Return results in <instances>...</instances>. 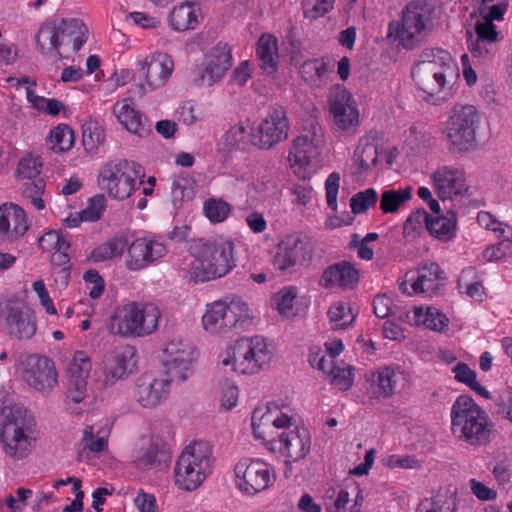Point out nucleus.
Segmentation results:
<instances>
[{
  "mask_svg": "<svg viewBox=\"0 0 512 512\" xmlns=\"http://www.w3.org/2000/svg\"><path fill=\"white\" fill-rule=\"evenodd\" d=\"M188 252L193 257L190 274L195 281L206 282L221 278L235 266L234 245L229 240H192Z\"/></svg>",
  "mask_w": 512,
  "mask_h": 512,
  "instance_id": "obj_1",
  "label": "nucleus"
},
{
  "mask_svg": "<svg viewBox=\"0 0 512 512\" xmlns=\"http://www.w3.org/2000/svg\"><path fill=\"white\" fill-rule=\"evenodd\" d=\"M451 431L472 446L491 442L494 424L488 413L469 395H460L451 407Z\"/></svg>",
  "mask_w": 512,
  "mask_h": 512,
  "instance_id": "obj_2",
  "label": "nucleus"
},
{
  "mask_svg": "<svg viewBox=\"0 0 512 512\" xmlns=\"http://www.w3.org/2000/svg\"><path fill=\"white\" fill-rule=\"evenodd\" d=\"M161 318L157 305L150 302L128 301L118 305L106 321L110 334L136 338L154 333Z\"/></svg>",
  "mask_w": 512,
  "mask_h": 512,
  "instance_id": "obj_3",
  "label": "nucleus"
},
{
  "mask_svg": "<svg viewBox=\"0 0 512 512\" xmlns=\"http://www.w3.org/2000/svg\"><path fill=\"white\" fill-rule=\"evenodd\" d=\"M434 27L433 12L421 1H411L402 10L399 21L388 26V35L394 37L398 46L412 50L426 42Z\"/></svg>",
  "mask_w": 512,
  "mask_h": 512,
  "instance_id": "obj_4",
  "label": "nucleus"
},
{
  "mask_svg": "<svg viewBox=\"0 0 512 512\" xmlns=\"http://www.w3.org/2000/svg\"><path fill=\"white\" fill-rule=\"evenodd\" d=\"M481 115L477 108L468 104H456L443 123L441 134L450 152L462 154L477 147V130Z\"/></svg>",
  "mask_w": 512,
  "mask_h": 512,
  "instance_id": "obj_5",
  "label": "nucleus"
},
{
  "mask_svg": "<svg viewBox=\"0 0 512 512\" xmlns=\"http://www.w3.org/2000/svg\"><path fill=\"white\" fill-rule=\"evenodd\" d=\"M212 445L205 440L190 443L180 454L174 468L175 485L184 491H194L212 472Z\"/></svg>",
  "mask_w": 512,
  "mask_h": 512,
  "instance_id": "obj_6",
  "label": "nucleus"
},
{
  "mask_svg": "<svg viewBox=\"0 0 512 512\" xmlns=\"http://www.w3.org/2000/svg\"><path fill=\"white\" fill-rule=\"evenodd\" d=\"M145 171L133 160L116 159L101 166L98 185L112 199H128L144 183Z\"/></svg>",
  "mask_w": 512,
  "mask_h": 512,
  "instance_id": "obj_7",
  "label": "nucleus"
},
{
  "mask_svg": "<svg viewBox=\"0 0 512 512\" xmlns=\"http://www.w3.org/2000/svg\"><path fill=\"white\" fill-rule=\"evenodd\" d=\"M87 34L88 28L82 20L63 19L59 25H42L36 35V42L41 51L56 52L61 57V48L67 52L79 51L87 41Z\"/></svg>",
  "mask_w": 512,
  "mask_h": 512,
  "instance_id": "obj_8",
  "label": "nucleus"
},
{
  "mask_svg": "<svg viewBox=\"0 0 512 512\" xmlns=\"http://www.w3.org/2000/svg\"><path fill=\"white\" fill-rule=\"evenodd\" d=\"M250 320L249 306L238 296L207 305L202 316L203 327L211 334H222L233 328L244 327Z\"/></svg>",
  "mask_w": 512,
  "mask_h": 512,
  "instance_id": "obj_9",
  "label": "nucleus"
},
{
  "mask_svg": "<svg viewBox=\"0 0 512 512\" xmlns=\"http://www.w3.org/2000/svg\"><path fill=\"white\" fill-rule=\"evenodd\" d=\"M272 360L266 340L260 336L242 339L227 352L222 359L224 366L240 374H255L269 366Z\"/></svg>",
  "mask_w": 512,
  "mask_h": 512,
  "instance_id": "obj_10",
  "label": "nucleus"
},
{
  "mask_svg": "<svg viewBox=\"0 0 512 512\" xmlns=\"http://www.w3.org/2000/svg\"><path fill=\"white\" fill-rule=\"evenodd\" d=\"M333 130L353 137L360 126V111L353 94L344 85H334L327 97Z\"/></svg>",
  "mask_w": 512,
  "mask_h": 512,
  "instance_id": "obj_11",
  "label": "nucleus"
},
{
  "mask_svg": "<svg viewBox=\"0 0 512 512\" xmlns=\"http://www.w3.org/2000/svg\"><path fill=\"white\" fill-rule=\"evenodd\" d=\"M36 421L27 411L18 412L13 420L2 428L0 442L4 452L15 459H23L30 454L35 442Z\"/></svg>",
  "mask_w": 512,
  "mask_h": 512,
  "instance_id": "obj_12",
  "label": "nucleus"
},
{
  "mask_svg": "<svg viewBox=\"0 0 512 512\" xmlns=\"http://www.w3.org/2000/svg\"><path fill=\"white\" fill-rule=\"evenodd\" d=\"M23 380L41 393L51 392L58 384V373L54 362L47 356L29 354L19 359Z\"/></svg>",
  "mask_w": 512,
  "mask_h": 512,
  "instance_id": "obj_13",
  "label": "nucleus"
},
{
  "mask_svg": "<svg viewBox=\"0 0 512 512\" xmlns=\"http://www.w3.org/2000/svg\"><path fill=\"white\" fill-rule=\"evenodd\" d=\"M251 421L255 438L267 443L274 439L273 428L286 429L295 423V413L287 405L269 403L264 409H255Z\"/></svg>",
  "mask_w": 512,
  "mask_h": 512,
  "instance_id": "obj_14",
  "label": "nucleus"
},
{
  "mask_svg": "<svg viewBox=\"0 0 512 512\" xmlns=\"http://www.w3.org/2000/svg\"><path fill=\"white\" fill-rule=\"evenodd\" d=\"M289 130L290 122L286 108L272 105L255 129L253 143L260 149H271L288 138Z\"/></svg>",
  "mask_w": 512,
  "mask_h": 512,
  "instance_id": "obj_15",
  "label": "nucleus"
},
{
  "mask_svg": "<svg viewBox=\"0 0 512 512\" xmlns=\"http://www.w3.org/2000/svg\"><path fill=\"white\" fill-rule=\"evenodd\" d=\"M236 486L247 495L266 490L275 480L269 465L260 459H244L235 465Z\"/></svg>",
  "mask_w": 512,
  "mask_h": 512,
  "instance_id": "obj_16",
  "label": "nucleus"
},
{
  "mask_svg": "<svg viewBox=\"0 0 512 512\" xmlns=\"http://www.w3.org/2000/svg\"><path fill=\"white\" fill-rule=\"evenodd\" d=\"M324 143V133L321 128H314L312 132L300 135L293 140L288 161L293 173L299 179H306L309 176L308 167L312 159L320 154Z\"/></svg>",
  "mask_w": 512,
  "mask_h": 512,
  "instance_id": "obj_17",
  "label": "nucleus"
},
{
  "mask_svg": "<svg viewBox=\"0 0 512 512\" xmlns=\"http://www.w3.org/2000/svg\"><path fill=\"white\" fill-rule=\"evenodd\" d=\"M445 271L436 262H426L400 284L402 293L409 296L422 294L433 297L440 293L445 285Z\"/></svg>",
  "mask_w": 512,
  "mask_h": 512,
  "instance_id": "obj_18",
  "label": "nucleus"
},
{
  "mask_svg": "<svg viewBox=\"0 0 512 512\" xmlns=\"http://www.w3.org/2000/svg\"><path fill=\"white\" fill-rule=\"evenodd\" d=\"M232 66L231 48L227 43H217L206 55L205 62L193 70L198 86L211 87L220 81Z\"/></svg>",
  "mask_w": 512,
  "mask_h": 512,
  "instance_id": "obj_19",
  "label": "nucleus"
},
{
  "mask_svg": "<svg viewBox=\"0 0 512 512\" xmlns=\"http://www.w3.org/2000/svg\"><path fill=\"white\" fill-rule=\"evenodd\" d=\"M197 357L196 347L190 341L171 340L164 349V367L167 375L174 380L185 381Z\"/></svg>",
  "mask_w": 512,
  "mask_h": 512,
  "instance_id": "obj_20",
  "label": "nucleus"
},
{
  "mask_svg": "<svg viewBox=\"0 0 512 512\" xmlns=\"http://www.w3.org/2000/svg\"><path fill=\"white\" fill-rule=\"evenodd\" d=\"M413 68L428 74H438V80H441L442 85H454L459 77L457 63L448 51L440 48L422 50Z\"/></svg>",
  "mask_w": 512,
  "mask_h": 512,
  "instance_id": "obj_21",
  "label": "nucleus"
},
{
  "mask_svg": "<svg viewBox=\"0 0 512 512\" xmlns=\"http://www.w3.org/2000/svg\"><path fill=\"white\" fill-rule=\"evenodd\" d=\"M0 316L3 318L10 336L19 340L32 338L37 330L33 312L19 300H8L1 306Z\"/></svg>",
  "mask_w": 512,
  "mask_h": 512,
  "instance_id": "obj_22",
  "label": "nucleus"
},
{
  "mask_svg": "<svg viewBox=\"0 0 512 512\" xmlns=\"http://www.w3.org/2000/svg\"><path fill=\"white\" fill-rule=\"evenodd\" d=\"M432 187L442 200H451L467 190L465 170L456 164L438 166L431 174Z\"/></svg>",
  "mask_w": 512,
  "mask_h": 512,
  "instance_id": "obj_23",
  "label": "nucleus"
},
{
  "mask_svg": "<svg viewBox=\"0 0 512 512\" xmlns=\"http://www.w3.org/2000/svg\"><path fill=\"white\" fill-rule=\"evenodd\" d=\"M140 77L145 82L141 85L144 90H155L163 87L174 70V61L164 52H156L138 61Z\"/></svg>",
  "mask_w": 512,
  "mask_h": 512,
  "instance_id": "obj_24",
  "label": "nucleus"
},
{
  "mask_svg": "<svg viewBox=\"0 0 512 512\" xmlns=\"http://www.w3.org/2000/svg\"><path fill=\"white\" fill-rule=\"evenodd\" d=\"M272 451L280 452L286 457V463L298 462L306 457L310 451L311 441L306 429L295 427L289 431H283L278 439L265 443Z\"/></svg>",
  "mask_w": 512,
  "mask_h": 512,
  "instance_id": "obj_25",
  "label": "nucleus"
},
{
  "mask_svg": "<svg viewBox=\"0 0 512 512\" xmlns=\"http://www.w3.org/2000/svg\"><path fill=\"white\" fill-rule=\"evenodd\" d=\"M311 249L309 243L301 236L288 235L280 241L277 252L273 258V266L276 270L287 271L310 258Z\"/></svg>",
  "mask_w": 512,
  "mask_h": 512,
  "instance_id": "obj_26",
  "label": "nucleus"
},
{
  "mask_svg": "<svg viewBox=\"0 0 512 512\" xmlns=\"http://www.w3.org/2000/svg\"><path fill=\"white\" fill-rule=\"evenodd\" d=\"M170 376L153 378L151 375H142L138 378L134 390V398L143 408H155L166 400L170 393Z\"/></svg>",
  "mask_w": 512,
  "mask_h": 512,
  "instance_id": "obj_27",
  "label": "nucleus"
},
{
  "mask_svg": "<svg viewBox=\"0 0 512 512\" xmlns=\"http://www.w3.org/2000/svg\"><path fill=\"white\" fill-rule=\"evenodd\" d=\"M29 229L25 210L19 205L6 202L0 205V240L15 242Z\"/></svg>",
  "mask_w": 512,
  "mask_h": 512,
  "instance_id": "obj_28",
  "label": "nucleus"
},
{
  "mask_svg": "<svg viewBox=\"0 0 512 512\" xmlns=\"http://www.w3.org/2000/svg\"><path fill=\"white\" fill-rule=\"evenodd\" d=\"M113 114L127 131L140 138L147 137L152 132L151 121L135 108L133 101L129 98L116 102Z\"/></svg>",
  "mask_w": 512,
  "mask_h": 512,
  "instance_id": "obj_29",
  "label": "nucleus"
},
{
  "mask_svg": "<svg viewBox=\"0 0 512 512\" xmlns=\"http://www.w3.org/2000/svg\"><path fill=\"white\" fill-rule=\"evenodd\" d=\"M377 137L370 133L359 138L352 155V164L354 171L352 174L357 179H365L377 166L379 151Z\"/></svg>",
  "mask_w": 512,
  "mask_h": 512,
  "instance_id": "obj_30",
  "label": "nucleus"
},
{
  "mask_svg": "<svg viewBox=\"0 0 512 512\" xmlns=\"http://www.w3.org/2000/svg\"><path fill=\"white\" fill-rule=\"evenodd\" d=\"M359 281V272L349 261H340L328 266L320 279V285L326 289H353Z\"/></svg>",
  "mask_w": 512,
  "mask_h": 512,
  "instance_id": "obj_31",
  "label": "nucleus"
},
{
  "mask_svg": "<svg viewBox=\"0 0 512 512\" xmlns=\"http://www.w3.org/2000/svg\"><path fill=\"white\" fill-rule=\"evenodd\" d=\"M412 78L419 90L426 94L425 100L433 105H439L451 95L453 85H442L438 74L420 72L412 68Z\"/></svg>",
  "mask_w": 512,
  "mask_h": 512,
  "instance_id": "obj_32",
  "label": "nucleus"
},
{
  "mask_svg": "<svg viewBox=\"0 0 512 512\" xmlns=\"http://www.w3.org/2000/svg\"><path fill=\"white\" fill-rule=\"evenodd\" d=\"M109 432L86 425L77 444V456L80 460L98 456L108 449Z\"/></svg>",
  "mask_w": 512,
  "mask_h": 512,
  "instance_id": "obj_33",
  "label": "nucleus"
},
{
  "mask_svg": "<svg viewBox=\"0 0 512 512\" xmlns=\"http://www.w3.org/2000/svg\"><path fill=\"white\" fill-rule=\"evenodd\" d=\"M368 392L375 398H389L396 389L397 374L394 368L382 366L366 374Z\"/></svg>",
  "mask_w": 512,
  "mask_h": 512,
  "instance_id": "obj_34",
  "label": "nucleus"
},
{
  "mask_svg": "<svg viewBox=\"0 0 512 512\" xmlns=\"http://www.w3.org/2000/svg\"><path fill=\"white\" fill-rule=\"evenodd\" d=\"M136 349L134 346L126 345L117 349L108 359L105 366L106 377L119 380L128 373L133 372L136 367Z\"/></svg>",
  "mask_w": 512,
  "mask_h": 512,
  "instance_id": "obj_35",
  "label": "nucleus"
},
{
  "mask_svg": "<svg viewBox=\"0 0 512 512\" xmlns=\"http://www.w3.org/2000/svg\"><path fill=\"white\" fill-rule=\"evenodd\" d=\"M201 17V8L193 2H184L175 6L169 14L170 27L178 32L194 30Z\"/></svg>",
  "mask_w": 512,
  "mask_h": 512,
  "instance_id": "obj_36",
  "label": "nucleus"
},
{
  "mask_svg": "<svg viewBox=\"0 0 512 512\" xmlns=\"http://www.w3.org/2000/svg\"><path fill=\"white\" fill-rule=\"evenodd\" d=\"M90 405L87 381L68 380L64 400L65 409L71 414L81 415L89 410Z\"/></svg>",
  "mask_w": 512,
  "mask_h": 512,
  "instance_id": "obj_37",
  "label": "nucleus"
},
{
  "mask_svg": "<svg viewBox=\"0 0 512 512\" xmlns=\"http://www.w3.org/2000/svg\"><path fill=\"white\" fill-rule=\"evenodd\" d=\"M256 58L260 68L268 75L278 69V42L271 34H262L256 44Z\"/></svg>",
  "mask_w": 512,
  "mask_h": 512,
  "instance_id": "obj_38",
  "label": "nucleus"
},
{
  "mask_svg": "<svg viewBox=\"0 0 512 512\" xmlns=\"http://www.w3.org/2000/svg\"><path fill=\"white\" fill-rule=\"evenodd\" d=\"M332 72L333 65L325 58L308 59L300 67V73L305 82L317 88L329 82Z\"/></svg>",
  "mask_w": 512,
  "mask_h": 512,
  "instance_id": "obj_39",
  "label": "nucleus"
},
{
  "mask_svg": "<svg viewBox=\"0 0 512 512\" xmlns=\"http://www.w3.org/2000/svg\"><path fill=\"white\" fill-rule=\"evenodd\" d=\"M410 321L416 325H423L433 331H443L448 327L449 319L435 307H415Z\"/></svg>",
  "mask_w": 512,
  "mask_h": 512,
  "instance_id": "obj_40",
  "label": "nucleus"
},
{
  "mask_svg": "<svg viewBox=\"0 0 512 512\" xmlns=\"http://www.w3.org/2000/svg\"><path fill=\"white\" fill-rule=\"evenodd\" d=\"M457 510V493L455 491H445L423 499L418 504L416 512H457Z\"/></svg>",
  "mask_w": 512,
  "mask_h": 512,
  "instance_id": "obj_41",
  "label": "nucleus"
},
{
  "mask_svg": "<svg viewBox=\"0 0 512 512\" xmlns=\"http://www.w3.org/2000/svg\"><path fill=\"white\" fill-rule=\"evenodd\" d=\"M165 456L164 446L158 441H151L146 447L135 451L133 463L137 469L147 471L159 465Z\"/></svg>",
  "mask_w": 512,
  "mask_h": 512,
  "instance_id": "obj_42",
  "label": "nucleus"
},
{
  "mask_svg": "<svg viewBox=\"0 0 512 512\" xmlns=\"http://www.w3.org/2000/svg\"><path fill=\"white\" fill-rule=\"evenodd\" d=\"M456 222L457 218L454 212L436 217L431 216L427 223V231L441 241H449L455 236Z\"/></svg>",
  "mask_w": 512,
  "mask_h": 512,
  "instance_id": "obj_43",
  "label": "nucleus"
},
{
  "mask_svg": "<svg viewBox=\"0 0 512 512\" xmlns=\"http://www.w3.org/2000/svg\"><path fill=\"white\" fill-rule=\"evenodd\" d=\"M452 373L454 374V379L457 382L465 384L484 399H491V393L484 386L478 383L476 372L472 370L468 364L458 362L452 368Z\"/></svg>",
  "mask_w": 512,
  "mask_h": 512,
  "instance_id": "obj_44",
  "label": "nucleus"
},
{
  "mask_svg": "<svg viewBox=\"0 0 512 512\" xmlns=\"http://www.w3.org/2000/svg\"><path fill=\"white\" fill-rule=\"evenodd\" d=\"M195 194V181L188 175L175 177L171 184V199L175 207H181L185 201L192 200Z\"/></svg>",
  "mask_w": 512,
  "mask_h": 512,
  "instance_id": "obj_45",
  "label": "nucleus"
},
{
  "mask_svg": "<svg viewBox=\"0 0 512 512\" xmlns=\"http://www.w3.org/2000/svg\"><path fill=\"white\" fill-rule=\"evenodd\" d=\"M331 328L334 330L346 329L349 327L356 318L350 304L338 301L333 303L327 312Z\"/></svg>",
  "mask_w": 512,
  "mask_h": 512,
  "instance_id": "obj_46",
  "label": "nucleus"
},
{
  "mask_svg": "<svg viewBox=\"0 0 512 512\" xmlns=\"http://www.w3.org/2000/svg\"><path fill=\"white\" fill-rule=\"evenodd\" d=\"M412 197V187L386 190L381 194L380 209L383 213H395L401 205Z\"/></svg>",
  "mask_w": 512,
  "mask_h": 512,
  "instance_id": "obj_47",
  "label": "nucleus"
},
{
  "mask_svg": "<svg viewBox=\"0 0 512 512\" xmlns=\"http://www.w3.org/2000/svg\"><path fill=\"white\" fill-rule=\"evenodd\" d=\"M92 369V363L85 351H76L67 366L69 380L87 381Z\"/></svg>",
  "mask_w": 512,
  "mask_h": 512,
  "instance_id": "obj_48",
  "label": "nucleus"
},
{
  "mask_svg": "<svg viewBox=\"0 0 512 512\" xmlns=\"http://www.w3.org/2000/svg\"><path fill=\"white\" fill-rule=\"evenodd\" d=\"M144 249H146V237L137 238L129 244L126 259V265L129 270L139 271L150 265Z\"/></svg>",
  "mask_w": 512,
  "mask_h": 512,
  "instance_id": "obj_49",
  "label": "nucleus"
},
{
  "mask_svg": "<svg viewBox=\"0 0 512 512\" xmlns=\"http://www.w3.org/2000/svg\"><path fill=\"white\" fill-rule=\"evenodd\" d=\"M297 298V288L294 286L284 287L272 297V304L279 314L285 317L296 315L294 304Z\"/></svg>",
  "mask_w": 512,
  "mask_h": 512,
  "instance_id": "obj_50",
  "label": "nucleus"
},
{
  "mask_svg": "<svg viewBox=\"0 0 512 512\" xmlns=\"http://www.w3.org/2000/svg\"><path fill=\"white\" fill-rule=\"evenodd\" d=\"M230 212V204L222 199L209 198L203 204L204 215L214 224L225 221Z\"/></svg>",
  "mask_w": 512,
  "mask_h": 512,
  "instance_id": "obj_51",
  "label": "nucleus"
},
{
  "mask_svg": "<svg viewBox=\"0 0 512 512\" xmlns=\"http://www.w3.org/2000/svg\"><path fill=\"white\" fill-rule=\"evenodd\" d=\"M222 145L225 150H245L248 146L245 126L241 123L231 126L222 136Z\"/></svg>",
  "mask_w": 512,
  "mask_h": 512,
  "instance_id": "obj_52",
  "label": "nucleus"
},
{
  "mask_svg": "<svg viewBox=\"0 0 512 512\" xmlns=\"http://www.w3.org/2000/svg\"><path fill=\"white\" fill-rule=\"evenodd\" d=\"M45 181L42 178H37L30 182H26L22 187V195L36 210H43L45 208V201L43 194L45 191Z\"/></svg>",
  "mask_w": 512,
  "mask_h": 512,
  "instance_id": "obj_53",
  "label": "nucleus"
},
{
  "mask_svg": "<svg viewBox=\"0 0 512 512\" xmlns=\"http://www.w3.org/2000/svg\"><path fill=\"white\" fill-rule=\"evenodd\" d=\"M42 166L43 163L40 157L27 154L19 160L16 176L19 179L35 180L41 173Z\"/></svg>",
  "mask_w": 512,
  "mask_h": 512,
  "instance_id": "obj_54",
  "label": "nucleus"
},
{
  "mask_svg": "<svg viewBox=\"0 0 512 512\" xmlns=\"http://www.w3.org/2000/svg\"><path fill=\"white\" fill-rule=\"evenodd\" d=\"M467 48L473 58L479 61L490 60L495 52V46L477 36H473L471 32H467Z\"/></svg>",
  "mask_w": 512,
  "mask_h": 512,
  "instance_id": "obj_55",
  "label": "nucleus"
},
{
  "mask_svg": "<svg viewBox=\"0 0 512 512\" xmlns=\"http://www.w3.org/2000/svg\"><path fill=\"white\" fill-rule=\"evenodd\" d=\"M49 138L52 149L57 152L67 151L74 143L73 131L65 124L53 128Z\"/></svg>",
  "mask_w": 512,
  "mask_h": 512,
  "instance_id": "obj_56",
  "label": "nucleus"
},
{
  "mask_svg": "<svg viewBox=\"0 0 512 512\" xmlns=\"http://www.w3.org/2000/svg\"><path fill=\"white\" fill-rule=\"evenodd\" d=\"M477 222L482 228L493 231L498 237L508 239L509 236L512 235L510 226L498 220L488 211L478 212Z\"/></svg>",
  "mask_w": 512,
  "mask_h": 512,
  "instance_id": "obj_57",
  "label": "nucleus"
},
{
  "mask_svg": "<svg viewBox=\"0 0 512 512\" xmlns=\"http://www.w3.org/2000/svg\"><path fill=\"white\" fill-rule=\"evenodd\" d=\"M377 199L378 194L374 188H368L364 191H360L350 199L351 210L354 214L364 213L371 207L375 206Z\"/></svg>",
  "mask_w": 512,
  "mask_h": 512,
  "instance_id": "obj_58",
  "label": "nucleus"
},
{
  "mask_svg": "<svg viewBox=\"0 0 512 512\" xmlns=\"http://www.w3.org/2000/svg\"><path fill=\"white\" fill-rule=\"evenodd\" d=\"M431 215L425 209H417L410 213L403 226L405 237L420 233L424 228L427 229V223Z\"/></svg>",
  "mask_w": 512,
  "mask_h": 512,
  "instance_id": "obj_59",
  "label": "nucleus"
},
{
  "mask_svg": "<svg viewBox=\"0 0 512 512\" xmlns=\"http://www.w3.org/2000/svg\"><path fill=\"white\" fill-rule=\"evenodd\" d=\"M334 2L335 0H303V14L308 19L321 18L333 9Z\"/></svg>",
  "mask_w": 512,
  "mask_h": 512,
  "instance_id": "obj_60",
  "label": "nucleus"
},
{
  "mask_svg": "<svg viewBox=\"0 0 512 512\" xmlns=\"http://www.w3.org/2000/svg\"><path fill=\"white\" fill-rule=\"evenodd\" d=\"M482 20L477 21L474 26L475 36L489 42L493 45H496L499 41V33L496 30V26L493 21L496 18H492L491 16H481Z\"/></svg>",
  "mask_w": 512,
  "mask_h": 512,
  "instance_id": "obj_61",
  "label": "nucleus"
},
{
  "mask_svg": "<svg viewBox=\"0 0 512 512\" xmlns=\"http://www.w3.org/2000/svg\"><path fill=\"white\" fill-rule=\"evenodd\" d=\"M353 368L347 367H333L330 370L331 384L339 391L349 390L354 382Z\"/></svg>",
  "mask_w": 512,
  "mask_h": 512,
  "instance_id": "obj_62",
  "label": "nucleus"
},
{
  "mask_svg": "<svg viewBox=\"0 0 512 512\" xmlns=\"http://www.w3.org/2000/svg\"><path fill=\"white\" fill-rule=\"evenodd\" d=\"M509 0H481L478 7L480 16H491L501 21L507 11Z\"/></svg>",
  "mask_w": 512,
  "mask_h": 512,
  "instance_id": "obj_63",
  "label": "nucleus"
},
{
  "mask_svg": "<svg viewBox=\"0 0 512 512\" xmlns=\"http://www.w3.org/2000/svg\"><path fill=\"white\" fill-rule=\"evenodd\" d=\"M361 504L358 500L350 498V493L346 489H340L334 503L327 509L328 512H360Z\"/></svg>",
  "mask_w": 512,
  "mask_h": 512,
  "instance_id": "obj_64",
  "label": "nucleus"
}]
</instances>
